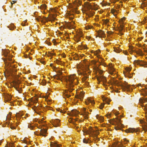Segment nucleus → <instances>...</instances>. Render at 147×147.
Listing matches in <instances>:
<instances>
[{
  "instance_id": "obj_1",
  "label": "nucleus",
  "mask_w": 147,
  "mask_h": 147,
  "mask_svg": "<svg viewBox=\"0 0 147 147\" xmlns=\"http://www.w3.org/2000/svg\"><path fill=\"white\" fill-rule=\"evenodd\" d=\"M3 53L4 56L6 58L4 59V61L6 66L8 67L6 71L4 72L5 76L6 77L10 75L12 72H16V69L15 68V67H13V65H12L10 63L8 62V61H10L11 60V57L8 55L9 53L8 50L3 51Z\"/></svg>"
},
{
  "instance_id": "obj_2",
  "label": "nucleus",
  "mask_w": 147,
  "mask_h": 147,
  "mask_svg": "<svg viewBox=\"0 0 147 147\" xmlns=\"http://www.w3.org/2000/svg\"><path fill=\"white\" fill-rule=\"evenodd\" d=\"M65 80L67 84V87L68 88V90H65L64 94V96L67 98H69L71 95L68 94V92H71L72 90L75 89L73 88L75 85H76L77 80H76V77L74 75H71L65 78Z\"/></svg>"
},
{
  "instance_id": "obj_3",
  "label": "nucleus",
  "mask_w": 147,
  "mask_h": 147,
  "mask_svg": "<svg viewBox=\"0 0 147 147\" xmlns=\"http://www.w3.org/2000/svg\"><path fill=\"white\" fill-rule=\"evenodd\" d=\"M94 5L93 6L91 5L90 3L88 2H86L85 3V7L86 8L87 11L86 14L89 17L92 16L94 14V12L92 11L90 9H96L95 4L94 3Z\"/></svg>"
},
{
  "instance_id": "obj_4",
  "label": "nucleus",
  "mask_w": 147,
  "mask_h": 147,
  "mask_svg": "<svg viewBox=\"0 0 147 147\" xmlns=\"http://www.w3.org/2000/svg\"><path fill=\"white\" fill-rule=\"evenodd\" d=\"M55 19V17L54 15H52L49 18L43 17L41 22L45 23L48 21H54Z\"/></svg>"
},
{
  "instance_id": "obj_5",
  "label": "nucleus",
  "mask_w": 147,
  "mask_h": 147,
  "mask_svg": "<svg viewBox=\"0 0 147 147\" xmlns=\"http://www.w3.org/2000/svg\"><path fill=\"white\" fill-rule=\"evenodd\" d=\"M121 86L124 90H127L128 91H132V88L129 85L127 84V83L125 82V83L121 84Z\"/></svg>"
},
{
  "instance_id": "obj_6",
  "label": "nucleus",
  "mask_w": 147,
  "mask_h": 147,
  "mask_svg": "<svg viewBox=\"0 0 147 147\" xmlns=\"http://www.w3.org/2000/svg\"><path fill=\"white\" fill-rule=\"evenodd\" d=\"M97 79L99 83H100V82L101 81L103 82V85L105 86L106 85L105 83L107 82V80L105 77L103 76L100 75L98 77Z\"/></svg>"
},
{
  "instance_id": "obj_7",
  "label": "nucleus",
  "mask_w": 147,
  "mask_h": 147,
  "mask_svg": "<svg viewBox=\"0 0 147 147\" xmlns=\"http://www.w3.org/2000/svg\"><path fill=\"white\" fill-rule=\"evenodd\" d=\"M134 64L135 65H139L140 66L144 67L145 65H147V62H144L141 60H135L134 62Z\"/></svg>"
},
{
  "instance_id": "obj_8",
  "label": "nucleus",
  "mask_w": 147,
  "mask_h": 147,
  "mask_svg": "<svg viewBox=\"0 0 147 147\" xmlns=\"http://www.w3.org/2000/svg\"><path fill=\"white\" fill-rule=\"evenodd\" d=\"M47 129H41L40 130V132L39 133L38 135L42 136H46Z\"/></svg>"
},
{
  "instance_id": "obj_9",
  "label": "nucleus",
  "mask_w": 147,
  "mask_h": 147,
  "mask_svg": "<svg viewBox=\"0 0 147 147\" xmlns=\"http://www.w3.org/2000/svg\"><path fill=\"white\" fill-rule=\"evenodd\" d=\"M83 132L84 133H85L86 134H92L95 131L90 127H89V130H85L83 131Z\"/></svg>"
},
{
  "instance_id": "obj_10",
  "label": "nucleus",
  "mask_w": 147,
  "mask_h": 147,
  "mask_svg": "<svg viewBox=\"0 0 147 147\" xmlns=\"http://www.w3.org/2000/svg\"><path fill=\"white\" fill-rule=\"evenodd\" d=\"M98 34L99 37L104 38L105 37V35L104 32L101 30H99L98 32Z\"/></svg>"
},
{
  "instance_id": "obj_11",
  "label": "nucleus",
  "mask_w": 147,
  "mask_h": 147,
  "mask_svg": "<svg viewBox=\"0 0 147 147\" xmlns=\"http://www.w3.org/2000/svg\"><path fill=\"white\" fill-rule=\"evenodd\" d=\"M53 124L54 127H56L59 125V123L60 122V121L59 119H55L53 120Z\"/></svg>"
},
{
  "instance_id": "obj_12",
  "label": "nucleus",
  "mask_w": 147,
  "mask_h": 147,
  "mask_svg": "<svg viewBox=\"0 0 147 147\" xmlns=\"http://www.w3.org/2000/svg\"><path fill=\"white\" fill-rule=\"evenodd\" d=\"M12 96L9 94H7L5 96V101L8 102H10V101L11 99Z\"/></svg>"
},
{
  "instance_id": "obj_13",
  "label": "nucleus",
  "mask_w": 147,
  "mask_h": 147,
  "mask_svg": "<svg viewBox=\"0 0 147 147\" xmlns=\"http://www.w3.org/2000/svg\"><path fill=\"white\" fill-rule=\"evenodd\" d=\"M86 109L85 108H83L82 111L84 112V113L82 114L84 116V117L86 119L88 118V116L89 114V113L88 112L86 111Z\"/></svg>"
},
{
  "instance_id": "obj_14",
  "label": "nucleus",
  "mask_w": 147,
  "mask_h": 147,
  "mask_svg": "<svg viewBox=\"0 0 147 147\" xmlns=\"http://www.w3.org/2000/svg\"><path fill=\"white\" fill-rule=\"evenodd\" d=\"M138 131V130L136 129L135 128H129L128 129L126 130L125 132L126 133H133L134 131L136 132Z\"/></svg>"
},
{
  "instance_id": "obj_15",
  "label": "nucleus",
  "mask_w": 147,
  "mask_h": 147,
  "mask_svg": "<svg viewBox=\"0 0 147 147\" xmlns=\"http://www.w3.org/2000/svg\"><path fill=\"white\" fill-rule=\"evenodd\" d=\"M84 93L83 92H81L76 98L80 99L81 101L82 100L84 97Z\"/></svg>"
},
{
  "instance_id": "obj_16",
  "label": "nucleus",
  "mask_w": 147,
  "mask_h": 147,
  "mask_svg": "<svg viewBox=\"0 0 147 147\" xmlns=\"http://www.w3.org/2000/svg\"><path fill=\"white\" fill-rule=\"evenodd\" d=\"M90 103H91L93 105L95 103L94 101L90 99L89 98H88L87 99V100L86 101L85 103L86 105H88Z\"/></svg>"
},
{
  "instance_id": "obj_17",
  "label": "nucleus",
  "mask_w": 147,
  "mask_h": 147,
  "mask_svg": "<svg viewBox=\"0 0 147 147\" xmlns=\"http://www.w3.org/2000/svg\"><path fill=\"white\" fill-rule=\"evenodd\" d=\"M114 122L116 123L118 125H119L121 124V120L120 119H117L116 120L114 119L113 120Z\"/></svg>"
},
{
  "instance_id": "obj_18",
  "label": "nucleus",
  "mask_w": 147,
  "mask_h": 147,
  "mask_svg": "<svg viewBox=\"0 0 147 147\" xmlns=\"http://www.w3.org/2000/svg\"><path fill=\"white\" fill-rule=\"evenodd\" d=\"M109 68L110 70V74L112 75L114 74V72L115 71V69L111 66H110Z\"/></svg>"
},
{
  "instance_id": "obj_19",
  "label": "nucleus",
  "mask_w": 147,
  "mask_h": 147,
  "mask_svg": "<svg viewBox=\"0 0 147 147\" xmlns=\"http://www.w3.org/2000/svg\"><path fill=\"white\" fill-rule=\"evenodd\" d=\"M38 7L40 9H45L46 8V5L45 4H42L41 5L40 7L39 6H38Z\"/></svg>"
},
{
  "instance_id": "obj_20",
  "label": "nucleus",
  "mask_w": 147,
  "mask_h": 147,
  "mask_svg": "<svg viewBox=\"0 0 147 147\" xmlns=\"http://www.w3.org/2000/svg\"><path fill=\"white\" fill-rule=\"evenodd\" d=\"M71 113H72L73 115H76L78 114V112L76 110H73L71 111Z\"/></svg>"
},
{
  "instance_id": "obj_21",
  "label": "nucleus",
  "mask_w": 147,
  "mask_h": 147,
  "mask_svg": "<svg viewBox=\"0 0 147 147\" xmlns=\"http://www.w3.org/2000/svg\"><path fill=\"white\" fill-rule=\"evenodd\" d=\"M82 75L84 76V78H82L83 80L84 81H85L86 79L88 78L86 74V73H83L82 74Z\"/></svg>"
},
{
  "instance_id": "obj_22",
  "label": "nucleus",
  "mask_w": 147,
  "mask_h": 147,
  "mask_svg": "<svg viewBox=\"0 0 147 147\" xmlns=\"http://www.w3.org/2000/svg\"><path fill=\"white\" fill-rule=\"evenodd\" d=\"M121 145L118 144V143H115L112 146V147H121Z\"/></svg>"
},
{
  "instance_id": "obj_23",
  "label": "nucleus",
  "mask_w": 147,
  "mask_h": 147,
  "mask_svg": "<svg viewBox=\"0 0 147 147\" xmlns=\"http://www.w3.org/2000/svg\"><path fill=\"white\" fill-rule=\"evenodd\" d=\"M93 138V140L96 142L100 140V138H98L97 136H95Z\"/></svg>"
},
{
  "instance_id": "obj_24",
  "label": "nucleus",
  "mask_w": 147,
  "mask_h": 147,
  "mask_svg": "<svg viewBox=\"0 0 147 147\" xmlns=\"http://www.w3.org/2000/svg\"><path fill=\"white\" fill-rule=\"evenodd\" d=\"M121 144H122L123 143L126 144L127 143L129 142V141L126 140V139H123L121 140Z\"/></svg>"
},
{
  "instance_id": "obj_25",
  "label": "nucleus",
  "mask_w": 147,
  "mask_h": 147,
  "mask_svg": "<svg viewBox=\"0 0 147 147\" xmlns=\"http://www.w3.org/2000/svg\"><path fill=\"white\" fill-rule=\"evenodd\" d=\"M8 28H9L10 30H12L14 29V26L13 24L11 23L10 26H8Z\"/></svg>"
},
{
  "instance_id": "obj_26",
  "label": "nucleus",
  "mask_w": 147,
  "mask_h": 147,
  "mask_svg": "<svg viewBox=\"0 0 147 147\" xmlns=\"http://www.w3.org/2000/svg\"><path fill=\"white\" fill-rule=\"evenodd\" d=\"M28 127L30 129H34L35 127L33 125H32L31 124H28Z\"/></svg>"
},
{
  "instance_id": "obj_27",
  "label": "nucleus",
  "mask_w": 147,
  "mask_h": 147,
  "mask_svg": "<svg viewBox=\"0 0 147 147\" xmlns=\"http://www.w3.org/2000/svg\"><path fill=\"white\" fill-rule=\"evenodd\" d=\"M57 8H50L49 10L50 12H55L57 11Z\"/></svg>"
},
{
  "instance_id": "obj_28",
  "label": "nucleus",
  "mask_w": 147,
  "mask_h": 147,
  "mask_svg": "<svg viewBox=\"0 0 147 147\" xmlns=\"http://www.w3.org/2000/svg\"><path fill=\"white\" fill-rule=\"evenodd\" d=\"M83 141L84 143H90L91 142V140H88L87 139H84Z\"/></svg>"
},
{
  "instance_id": "obj_29",
  "label": "nucleus",
  "mask_w": 147,
  "mask_h": 147,
  "mask_svg": "<svg viewBox=\"0 0 147 147\" xmlns=\"http://www.w3.org/2000/svg\"><path fill=\"white\" fill-rule=\"evenodd\" d=\"M55 61H56V63H57L58 64H60L61 65H63V62H62L61 61H59L58 59L56 60Z\"/></svg>"
},
{
  "instance_id": "obj_30",
  "label": "nucleus",
  "mask_w": 147,
  "mask_h": 147,
  "mask_svg": "<svg viewBox=\"0 0 147 147\" xmlns=\"http://www.w3.org/2000/svg\"><path fill=\"white\" fill-rule=\"evenodd\" d=\"M42 18L40 16H39L36 18V20L38 21H42Z\"/></svg>"
},
{
  "instance_id": "obj_31",
  "label": "nucleus",
  "mask_w": 147,
  "mask_h": 147,
  "mask_svg": "<svg viewBox=\"0 0 147 147\" xmlns=\"http://www.w3.org/2000/svg\"><path fill=\"white\" fill-rule=\"evenodd\" d=\"M143 92H144V94L143 93H142V94L143 96H146L147 94V89H143Z\"/></svg>"
},
{
  "instance_id": "obj_32",
  "label": "nucleus",
  "mask_w": 147,
  "mask_h": 147,
  "mask_svg": "<svg viewBox=\"0 0 147 147\" xmlns=\"http://www.w3.org/2000/svg\"><path fill=\"white\" fill-rule=\"evenodd\" d=\"M125 18H122V22L121 24L120 25V27H121V28H123L124 26L123 25V20H125Z\"/></svg>"
},
{
  "instance_id": "obj_33",
  "label": "nucleus",
  "mask_w": 147,
  "mask_h": 147,
  "mask_svg": "<svg viewBox=\"0 0 147 147\" xmlns=\"http://www.w3.org/2000/svg\"><path fill=\"white\" fill-rule=\"evenodd\" d=\"M74 40L77 42H78L80 40V38L77 36L75 38Z\"/></svg>"
},
{
  "instance_id": "obj_34",
  "label": "nucleus",
  "mask_w": 147,
  "mask_h": 147,
  "mask_svg": "<svg viewBox=\"0 0 147 147\" xmlns=\"http://www.w3.org/2000/svg\"><path fill=\"white\" fill-rule=\"evenodd\" d=\"M144 130H146L147 131V123L145 122H144Z\"/></svg>"
},
{
  "instance_id": "obj_35",
  "label": "nucleus",
  "mask_w": 147,
  "mask_h": 147,
  "mask_svg": "<svg viewBox=\"0 0 147 147\" xmlns=\"http://www.w3.org/2000/svg\"><path fill=\"white\" fill-rule=\"evenodd\" d=\"M114 51L117 53H119L121 50L119 49H115Z\"/></svg>"
},
{
  "instance_id": "obj_36",
  "label": "nucleus",
  "mask_w": 147,
  "mask_h": 147,
  "mask_svg": "<svg viewBox=\"0 0 147 147\" xmlns=\"http://www.w3.org/2000/svg\"><path fill=\"white\" fill-rule=\"evenodd\" d=\"M77 36L79 37L80 38V37H83V34L82 33V32H80L79 34H78Z\"/></svg>"
},
{
  "instance_id": "obj_37",
  "label": "nucleus",
  "mask_w": 147,
  "mask_h": 147,
  "mask_svg": "<svg viewBox=\"0 0 147 147\" xmlns=\"http://www.w3.org/2000/svg\"><path fill=\"white\" fill-rule=\"evenodd\" d=\"M16 126H17V125H16L15 126H14L13 125H11L10 126V127L11 129H13L16 128Z\"/></svg>"
},
{
  "instance_id": "obj_38",
  "label": "nucleus",
  "mask_w": 147,
  "mask_h": 147,
  "mask_svg": "<svg viewBox=\"0 0 147 147\" xmlns=\"http://www.w3.org/2000/svg\"><path fill=\"white\" fill-rule=\"evenodd\" d=\"M59 73H60V75L62 74V73H61V72L60 73V72H59ZM56 79L57 80H61V79L59 77V75L58 74H57V76L56 77Z\"/></svg>"
},
{
  "instance_id": "obj_39",
  "label": "nucleus",
  "mask_w": 147,
  "mask_h": 147,
  "mask_svg": "<svg viewBox=\"0 0 147 147\" xmlns=\"http://www.w3.org/2000/svg\"><path fill=\"white\" fill-rule=\"evenodd\" d=\"M123 29V28H121V27H119L117 28V30H119L120 32H121Z\"/></svg>"
},
{
  "instance_id": "obj_40",
  "label": "nucleus",
  "mask_w": 147,
  "mask_h": 147,
  "mask_svg": "<svg viewBox=\"0 0 147 147\" xmlns=\"http://www.w3.org/2000/svg\"><path fill=\"white\" fill-rule=\"evenodd\" d=\"M6 147H8V146H6ZM9 147H15L13 145V144L12 143H9Z\"/></svg>"
},
{
  "instance_id": "obj_41",
  "label": "nucleus",
  "mask_w": 147,
  "mask_h": 147,
  "mask_svg": "<svg viewBox=\"0 0 147 147\" xmlns=\"http://www.w3.org/2000/svg\"><path fill=\"white\" fill-rule=\"evenodd\" d=\"M104 22L106 24H107L109 22V20L108 19L104 20Z\"/></svg>"
},
{
  "instance_id": "obj_42",
  "label": "nucleus",
  "mask_w": 147,
  "mask_h": 147,
  "mask_svg": "<svg viewBox=\"0 0 147 147\" xmlns=\"http://www.w3.org/2000/svg\"><path fill=\"white\" fill-rule=\"evenodd\" d=\"M27 22V20H26L24 21L22 23V25L23 26H25V23Z\"/></svg>"
},
{
  "instance_id": "obj_43",
  "label": "nucleus",
  "mask_w": 147,
  "mask_h": 147,
  "mask_svg": "<svg viewBox=\"0 0 147 147\" xmlns=\"http://www.w3.org/2000/svg\"><path fill=\"white\" fill-rule=\"evenodd\" d=\"M99 119L100 120L102 121H104V118L103 117L100 116Z\"/></svg>"
},
{
  "instance_id": "obj_44",
  "label": "nucleus",
  "mask_w": 147,
  "mask_h": 147,
  "mask_svg": "<svg viewBox=\"0 0 147 147\" xmlns=\"http://www.w3.org/2000/svg\"><path fill=\"white\" fill-rule=\"evenodd\" d=\"M104 104H101L100 106V109H102L104 107Z\"/></svg>"
},
{
  "instance_id": "obj_45",
  "label": "nucleus",
  "mask_w": 147,
  "mask_h": 147,
  "mask_svg": "<svg viewBox=\"0 0 147 147\" xmlns=\"http://www.w3.org/2000/svg\"><path fill=\"white\" fill-rule=\"evenodd\" d=\"M22 115L20 114V113H16V116L17 117H21L22 116Z\"/></svg>"
},
{
  "instance_id": "obj_46",
  "label": "nucleus",
  "mask_w": 147,
  "mask_h": 147,
  "mask_svg": "<svg viewBox=\"0 0 147 147\" xmlns=\"http://www.w3.org/2000/svg\"><path fill=\"white\" fill-rule=\"evenodd\" d=\"M53 42L54 43V45H55L57 44L56 40L55 39H53Z\"/></svg>"
},
{
  "instance_id": "obj_47",
  "label": "nucleus",
  "mask_w": 147,
  "mask_h": 147,
  "mask_svg": "<svg viewBox=\"0 0 147 147\" xmlns=\"http://www.w3.org/2000/svg\"><path fill=\"white\" fill-rule=\"evenodd\" d=\"M114 128L117 130L119 129H120V128L117 126H115L114 127Z\"/></svg>"
},
{
  "instance_id": "obj_48",
  "label": "nucleus",
  "mask_w": 147,
  "mask_h": 147,
  "mask_svg": "<svg viewBox=\"0 0 147 147\" xmlns=\"http://www.w3.org/2000/svg\"><path fill=\"white\" fill-rule=\"evenodd\" d=\"M143 102H145L147 101V99L146 98H144L143 100H142Z\"/></svg>"
},
{
  "instance_id": "obj_49",
  "label": "nucleus",
  "mask_w": 147,
  "mask_h": 147,
  "mask_svg": "<svg viewBox=\"0 0 147 147\" xmlns=\"http://www.w3.org/2000/svg\"><path fill=\"white\" fill-rule=\"evenodd\" d=\"M131 69L130 68H127L126 69V70L127 71L129 72L131 70Z\"/></svg>"
},
{
  "instance_id": "obj_50",
  "label": "nucleus",
  "mask_w": 147,
  "mask_h": 147,
  "mask_svg": "<svg viewBox=\"0 0 147 147\" xmlns=\"http://www.w3.org/2000/svg\"><path fill=\"white\" fill-rule=\"evenodd\" d=\"M16 1H13L12 2H11V4L12 5L13 4L16 3Z\"/></svg>"
},
{
  "instance_id": "obj_51",
  "label": "nucleus",
  "mask_w": 147,
  "mask_h": 147,
  "mask_svg": "<svg viewBox=\"0 0 147 147\" xmlns=\"http://www.w3.org/2000/svg\"><path fill=\"white\" fill-rule=\"evenodd\" d=\"M111 114H109V115H107L106 116L108 118H109L111 116Z\"/></svg>"
},
{
  "instance_id": "obj_52",
  "label": "nucleus",
  "mask_w": 147,
  "mask_h": 147,
  "mask_svg": "<svg viewBox=\"0 0 147 147\" xmlns=\"http://www.w3.org/2000/svg\"><path fill=\"white\" fill-rule=\"evenodd\" d=\"M35 112H36V113H37L38 114H41V113H42V112H40L39 111H35Z\"/></svg>"
},
{
  "instance_id": "obj_53",
  "label": "nucleus",
  "mask_w": 147,
  "mask_h": 147,
  "mask_svg": "<svg viewBox=\"0 0 147 147\" xmlns=\"http://www.w3.org/2000/svg\"><path fill=\"white\" fill-rule=\"evenodd\" d=\"M144 110L146 111L147 110V105L145 106Z\"/></svg>"
},
{
  "instance_id": "obj_54",
  "label": "nucleus",
  "mask_w": 147,
  "mask_h": 147,
  "mask_svg": "<svg viewBox=\"0 0 147 147\" xmlns=\"http://www.w3.org/2000/svg\"><path fill=\"white\" fill-rule=\"evenodd\" d=\"M100 116H99L98 115H97L96 116V117L97 119H99Z\"/></svg>"
},
{
  "instance_id": "obj_55",
  "label": "nucleus",
  "mask_w": 147,
  "mask_h": 147,
  "mask_svg": "<svg viewBox=\"0 0 147 147\" xmlns=\"http://www.w3.org/2000/svg\"><path fill=\"white\" fill-rule=\"evenodd\" d=\"M57 110L58 111H60V112H62V110H60V109H57Z\"/></svg>"
},
{
  "instance_id": "obj_56",
  "label": "nucleus",
  "mask_w": 147,
  "mask_h": 147,
  "mask_svg": "<svg viewBox=\"0 0 147 147\" xmlns=\"http://www.w3.org/2000/svg\"><path fill=\"white\" fill-rule=\"evenodd\" d=\"M11 116H7V119L8 120H9L10 119Z\"/></svg>"
},
{
  "instance_id": "obj_57",
  "label": "nucleus",
  "mask_w": 147,
  "mask_h": 147,
  "mask_svg": "<svg viewBox=\"0 0 147 147\" xmlns=\"http://www.w3.org/2000/svg\"><path fill=\"white\" fill-rule=\"evenodd\" d=\"M35 100H34V102L36 103L37 102V101H38V99L37 98H35Z\"/></svg>"
},
{
  "instance_id": "obj_58",
  "label": "nucleus",
  "mask_w": 147,
  "mask_h": 147,
  "mask_svg": "<svg viewBox=\"0 0 147 147\" xmlns=\"http://www.w3.org/2000/svg\"><path fill=\"white\" fill-rule=\"evenodd\" d=\"M36 109L37 110H39L40 109V107H36Z\"/></svg>"
},
{
  "instance_id": "obj_59",
  "label": "nucleus",
  "mask_w": 147,
  "mask_h": 147,
  "mask_svg": "<svg viewBox=\"0 0 147 147\" xmlns=\"http://www.w3.org/2000/svg\"><path fill=\"white\" fill-rule=\"evenodd\" d=\"M57 76V75H55L53 76V78L55 79H56V77Z\"/></svg>"
},
{
  "instance_id": "obj_60",
  "label": "nucleus",
  "mask_w": 147,
  "mask_h": 147,
  "mask_svg": "<svg viewBox=\"0 0 147 147\" xmlns=\"http://www.w3.org/2000/svg\"><path fill=\"white\" fill-rule=\"evenodd\" d=\"M114 113L115 114V115H117L118 114H119V113H118V112L117 111L115 113Z\"/></svg>"
},
{
  "instance_id": "obj_61",
  "label": "nucleus",
  "mask_w": 147,
  "mask_h": 147,
  "mask_svg": "<svg viewBox=\"0 0 147 147\" xmlns=\"http://www.w3.org/2000/svg\"><path fill=\"white\" fill-rule=\"evenodd\" d=\"M96 51L97 52V53L98 54V53H99L100 52V50H98Z\"/></svg>"
},
{
  "instance_id": "obj_62",
  "label": "nucleus",
  "mask_w": 147,
  "mask_h": 147,
  "mask_svg": "<svg viewBox=\"0 0 147 147\" xmlns=\"http://www.w3.org/2000/svg\"><path fill=\"white\" fill-rule=\"evenodd\" d=\"M124 53L125 55H127L128 53V52L126 51H124Z\"/></svg>"
},
{
  "instance_id": "obj_63",
  "label": "nucleus",
  "mask_w": 147,
  "mask_h": 147,
  "mask_svg": "<svg viewBox=\"0 0 147 147\" xmlns=\"http://www.w3.org/2000/svg\"><path fill=\"white\" fill-rule=\"evenodd\" d=\"M94 54L95 55H97V54H98L96 51H94Z\"/></svg>"
},
{
  "instance_id": "obj_64",
  "label": "nucleus",
  "mask_w": 147,
  "mask_h": 147,
  "mask_svg": "<svg viewBox=\"0 0 147 147\" xmlns=\"http://www.w3.org/2000/svg\"><path fill=\"white\" fill-rule=\"evenodd\" d=\"M24 56L26 58H27L28 57V55H25Z\"/></svg>"
}]
</instances>
